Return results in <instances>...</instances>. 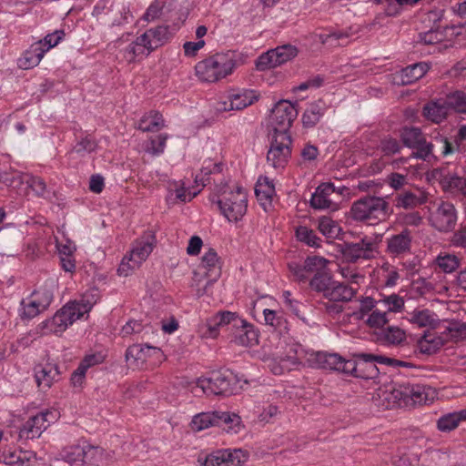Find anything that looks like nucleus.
Returning <instances> with one entry per match:
<instances>
[{
  "mask_svg": "<svg viewBox=\"0 0 466 466\" xmlns=\"http://www.w3.org/2000/svg\"><path fill=\"white\" fill-rule=\"evenodd\" d=\"M53 300V292L47 288L35 290L21 301L20 316L31 319L46 310Z\"/></svg>",
  "mask_w": 466,
  "mask_h": 466,
  "instance_id": "13",
  "label": "nucleus"
},
{
  "mask_svg": "<svg viewBox=\"0 0 466 466\" xmlns=\"http://www.w3.org/2000/svg\"><path fill=\"white\" fill-rule=\"evenodd\" d=\"M197 331L201 338L214 339L218 337L217 329L211 324L210 319L199 323Z\"/></svg>",
  "mask_w": 466,
  "mask_h": 466,
  "instance_id": "63",
  "label": "nucleus"
},
{
  "mask_svg": "<svg viewBox=\"0 0 466 466\" xmlns=\"http://www.w3.org/2000/svg\"><path fill=\"white\" fill-rule=\"evenodd\" d=\"M1 458L4 463L12 466H39L35 453L30 451L4 450Z\"/></svg>",
  "mask_w": 466,
  "mask_h": 466,
  "instance_id": "22",
  "label": "nucleus"
},
{
  "mask_svg": "<svg viewBox=\"0 0 466 466\" xmlns=\"http://www.w3.org/2000/svg\"><path fill=\"white\" fill-rule=\"evenodd\" d=\"M350 213L355 220L375 224L388 219L392 209L386 198L366 196L352 204Z\"/></svg>",
  "mask_w": 466,
  "mask_h": 466,
  "instance_id": "3",
  "label": "nucleus"
},
{
  "mask_svg": "<svg viewBox=\"0 0 466 466\" xmlns=\"http://www.w3.org/2000/svg\"><path fill=\"white\" fill-rule=\"evenodd\" d=\"M339 273L345 279L350 281V283L351 284L350 286H359L360 284L363 283L365 279V277L363 275L360 274L355 269H352L348 267L341 268L339 269Z\"/></svg>",
  "mask_w": 466,
  "mask_h": 466,
  "instance_id": "62",
  "label": "nucleus"
},
{
  "mask_svg": "<svg viewBox=\"0 0 466 466\" xmlns=\"http://www.w3.org/2000/svg\"><path fill=\"white\" fill-rule=\"evenodd\" d=\"M46 52H47V49L43 47V41L34 43L22 54L21 57L18 58V67L27 70L36 66L40 63Z\"/></svg>",
  "mask_w": 466,
  "mask_h": 466,
  "instance_id": "24",
  "label": "nucleus"
},
{
  "mask_svg": "<svg viewBox=\"0 0 466 466\" xmlns=\"http://www.w3.org/2000/svg\"><path fill=\"white\" fill-rule=\"evenodd\" d=\"M106 461V454L104 449L94 446L84 441V452L80 466H99L103 465Z\"/></svg>",
  "mask_w": 466,
  "mask_h": 466,
  "instance_id": "29",
  "label": "nucleus"
},
{
  "mask_svg": "<svg viewBox=\"0 0 466 466\" xmlns=\"http://www.w3.org/2000/svg\"><path fill=\"white\" fill-rule=\"evenodd\" d=\"M84 441L85 440H80L75 444L65 447L60 452L61 458L72 465L80 466L84 452Z\"/></svg>",
  "mask_w": 466,
  "mask_h": 466,
  "instance_id": "37",
  "label": "nucleus"
},
{
  "mask_svg": "<svg viewBox=\"0 0 466 466\" xmlns=\"http://www.w3.org/2000/svg\"><path fill=\"white\" fill-rule=\"evenodd\" d=\"M384 399L388 401L386 408L392 409L398 406H401L402 404H407L408 402V395H406V387L402 388H393L389 391H385Z\"/></svg>",
  "mask_w": 466,
  "mask_h": 466,
  "instance_id": "45",
  "label": "nucleus"
},
{
  "mask_svg": "<svg viewBox=\"0 0 466 466\" xmlns=\"http://www.w3.org/2000/svg\"><path fill=\"white\" fill-rule=\"evenodd\" d=\"M428 196L425 192L418 190L417 192L405 191L395 198L396 207L405 209L414 208L425 203Z\"/></svg>",
  "mask_w": 466,
  "mask_h": 466,
  "instance_id": "31",
  "label": "nucleus"
},
{
  "mask_svg": "<svg viewBox=\"0 0 466 466\" xmlns=\"http://www.w3.org/2000/svg\"><path fill=\"white\" fill-rule=\"evenodd\" d=\"M264 322L273 329H279L285 325L286 320L281 311L269 309H263Z\"/></svg>",
  "mask_w": 466,
  "mask_h": 466,
  "instance_id": "51",
  "label": "nucleus"
},
{
  "mask_svg": "<svg viewBox=\"0 0 466 466\" xmlns=\"http://www.w3.org/2000/svg\"><path fill=\"white\" fill-rule=\"evenodd\" d=\"M407 320L420 328L434 329L438 326L440 319L431 310L426 309H416L411 312H408Z\"/></svg>",
  "mask_w": 466,
  "mask_h": 466,
  "instance_id": "26",
  "label": "nucleus"
},
{
  "mask_svg": "<svg viewBox=\"0 0 466 466\" xmlns=\"http://www.w3.org/2000/svg\"><path fill=\"white\" fill-rule=\"evenodd\" d=\"M309 361L312 366L323 370H336L348 374L349 360H344L338 354L316 352L310 354Z\"/></svg>",
  "mask_w": 466,
  "mask_h": 466,
  "instance_id": "18",
  "label": "nucleus"
},
{
  "mask_svg": "<svg viewBox=\"0 0 466 466\" xmlns=\"http://www.w3.org/2000/svg\"><path fill=\"white\" fill-rule=\"evenodd\" d=\"M430 225L440 232L451 231L457 223V211L452 203L439 201L430 208Z\"/></svg>",
  "mask_w": 466,
  "mask_h": 466,
  "instance_id": "11",
  "label": "nucleus"
},
{
  "mask_svg": "<svg viewBox=\"0 0 466 466\" xmlns=\"http://www.w3.org/2000/svg\"><path fill=\"white\" fill-rule=\"evenodd\" d=\"M255 100H257V96L252 92L235 94L229 97L228 101L219 103L217 110L219 112L241 110L251 105Z\"/></svg>",
  "mask_w": 466,
  "mask_h": 466,
  "instance_id": "27",
  "label": "nucleus"
},
{
  "mask_svg": "<svg viewBox=\"0 0 466 466\" xmlns=\"http://www.w3.org/2000/svg\"><path fill=\"white\" fill-rule=\"evenodd\" d=\"M167 190L169 195L175 194L176 199L181 202H188L193 199L198 193V191L191 192L185 187V184L182 181H171L168 184Z\"/></svg>",
  "mask_w": 466,
  "mask_h": 466,
  "instance_id": "42",
  "label": "nucleus"
},
{
  "mask_svg": "<svg viewBox=\"0 0 466 466\" xmlns=\"http://www.w3.org/2000/svg\"><path fill=\"white\" fill-rule=\"evenodd\" d=\"M235 67V55L228 52L215 54L198 62L195 69L201 81L214 83L232 74Z\"/></svg>",
  "mask_w": 466,
  "mask_h": 466,
  "instance_id": "5",
  "label": "nucleus"
},
{
  "mask_svg": "<svg viewBox=\"0 0 466 466\" xmlns=\"http://www.w3.org/2000/svg\"><path fill=\"white\" fill-rule=\"evenodd\" d=\"M291 118H274L271 126V142L267 163L275 169H283L291 157V137L289 133Z\"/></svg>",
  "mask_w": 466,
  "mask_h": 466,
  "instance_id": "1",
  "label": "nucleus"
},
{
  "mask_svg": "<svg viewBox=\"0 0 466 466\" xmlns=\"http://www.w3.org/2000/svg\"><path fill=\"white\" fill-rule=\"evenodd\" d=\"M377 243V238L364 236L358 242L344 243L342 254L350 262L370 259L378 253Z\"/></svg>",
  "mask_w": 466,
  "mask_h": 466,
  "instance_id": "15",
  "label": "nucleus"
},
{
  "mask_svg": "<svg viewBox=\"0 0 466 466\" xmlns=\"http://www.w3.org/2000/svg\"><path fill=\"white\" fill-rule=\"evenodd\" d=\"M376 363L389 366L402 365L401 361L382 355L358 353L353 360H349L348 374L364 380L374 379L379 375Z\"/></svg>",
  "mask_w": 466,
  "mask_h": 466,
  "instance_id": "7",
  "label": "nucleus"
},
{
  "mask_svg": "<svg viewBox=\"0 0 466 466\" xmlns=\"http://www.w3.org/2000/svg\"><path fill=\"white\" fill-rule=\"evenodd\" d=\"M162 355V351L159 348L148 345L135 344L130 346L126 351V359L127 361L133 360L134 361L146 362L153 357L159 360Z\"/></svg>",
  "mask_w": 466,
  "mask_h": 466,
  "instance_id": "25",
  "label": "nucleus"
},
{
  "mask_svg": "<svg viewBox=\"0 0 466 466\" xmlns=\"http://www.w3.org/2000/svg\"><path fill=\"white\" fill-rule=\"evenodd\" d=\"M333 281L334 280L331 276L324 270L323 272L313 276L309 281V286L312 289L322 293L324 297H326Z\"/></svg>",
  "mask_w": 466,
  "mask_h": 466,
  "instance_id": "46",
  "label": "nucleus"
},
{
  "mask_svg": "<svg viewBox=\"0 0 466 466\" xmlns=\"http://www.w3.org/2000/svg\"><path fill=\"white\" fill-rule=\"evenodd\" d=\"M255 193L258 200L270 202L275 196V186L268 177H259L256 184Z\"/></svg>",
  "mask_w": 466,
  "mask_h": 466,
  "instance_id": "40",
  "label": "nucleus"
},
{
  "mask_svg": "<svg viewBox=\"0 0 466 466\" xmlns=\"http://www.w3.org/2000/svg\"><path fill=\"white\" fill-rule=\"evenodd\" d=\"M357 291L358 289L354 286H347L334 280L325 298L334 301H347L350 300Z\"/></svg>",
  "mask_w": 466,
  "mask_h": 466,
  "instance_id": "33",
  "label": "nucleus"
},
{
  "mask_svg": "<svg viewBox=\"0 0 466 466\" xmlns=\"http://www.w3.org/2000/svg\"><path fill=\"white\" fill-rule=\"evenodd\" d=\"M135 126L143 132H158L164 126L163 118H139Z\"/></svg>",
  "mask_w": 466,
  "mask_h": 466,
  "instance_id": "52",
  "label": "nucleus"
},
{
  "mask_svg": "<svg viewBox=\"0 0 466 466\" xmlns=\"http://www.w3.org/2000/svg\"><path fill=\"white\" fill-rule=\"evenodd\" d=\"M289 268L290 273L293 275L294 279L297 281H306L309 278V273L307 270L305 261L303 264H299L296 262L290 263L289 265Z\"/></svg>",
  "mask_w": 466,
  "mask_h": 466,
  "instance_id": "60",
  "label": "nucleus"
},
{
  "mask_svg": "<svg viewBox=\"0 0 466 466\" xmlns=\"http://www.w3.org/2000/svg\"><path fill=\"white\" fill-rule=\"evenodd\" d=\"M168 38V26L158 25L146 31L139 36V41L144 44L147 48V55L151 51L161 46Z\"/></svg>",
  "mask_w": 466,
  "mask_h": 466,
  "instance_id": "23",
  "label": "nucleus"
},
{
  "mask_svg": "<svg viewBox=\"0 0 466 466\" xmlns=\"http://www.w3.org/2000/svg\"><path fill=\"white\" fill-rule=\"evenodd\" d=\"M318 228L328 238H338L342 232L339 223L326 216L319 218Z\"/></svg>",
  "mask_w": 466,
  "mask_h": 466,
  "instance_id": "39",
  "label": "nucleus"
},
{
  "mask_svg": "<svg viewBox=\"0 0 466 466\" xmlns=\"http://www.w3.org/2000/svg\"><path fill=\"white\" fill-rule=\"evenodd\" d=\"M226 466H243L249 458V453L241 449L225 450Z\"/></svg>",
  "mask_w": 466,
  "mask_h": 466,
  "instance_id": "49",
  "label": "nucleus"
},
{
  "mask_svg": "<svg viewBox=\"0 0 466 466\" xmlns=\"http://www.w3.org/2000/svg\"><path fill=\"white\" fill-rule=\"evenodd\" d=\"M79 312L75 309L73 303H66L61 308L52 319L43 321L39 328L45 334H61L75 321L81 319Z\"/></svg>",
  "mask_w": 466,
  "mask_h": 466,
  "instance_id": "12",
  "label": "nucleus"
},
{
  "mask_svg": "<svg viewBox=\"0 0 466 466\" xmlns=\"http://www.w3.org/2000/svg\"><path fill=\"white\" fill-rule=\"evenodd\" d=\"M231 341L242 347H252L258 343V333L254 327L244 319H236Z\"/></svg>",
  "mask_w": 466,
  "mask_h": 466,
  "instance_id": "21",
  "label": "nucleus"
},
{
  "mask_svg": "<svg viewBox=\"0 0 466 466\" xmlns=\"http://www.w3.org/2000/svg\"><path fill=\"white\" fill-rule=\"evenodd\" d=\"M296 237L298 240L309 247L319 248L320 246L321 239L308 227L299 226L296 228Z\"/></svg>",
  "mask_w": 466,
  "mask_h": 466,
  "instance_id": "47",
  "label": "nucleus"
},
{
  "mask_svg": "<svg viewBox=\"0 0 466 466\" xmlns=\"http://www.w3.org/2000/svg\"><path fill=\"white\" fill-rule=\"evenodd\" d=\"M350 316L355 320H363L372 329H381L389 322L387 312L370 297L361 299L358 309L354 310Z\"/></svg>",
  "mask_w": 466,
  "mask_h": 466,
  "instance_id": "10",
  "label": "nucleus"
},
{
  "mask_svg": "<svg viewBox=\"0 0 466 466\" xmlns=\"http://www.w3.org/2000/svg\"><path fill=\"white\" fill-rule=\"evenodd\" d=\"M350 34L344 31H334L329 34H322L319 35V40L322 45L336 47L346 46Z\"/></svg>",
  "mask_w": 466,
  "mask_h": 466,
  "instance_id": "44",
  "label": "nucleus"
},
{
  "mask_svg": "<svg viewBox=\"0 0 466 466\" xmlns=\"http://www.w3.org/2000/svg\"><path fill=\"white\" fill-rule=\"evenodd\" d=\"M380 147L385 156L399 153L401 148L397 139L392 137H386L382 139Z\"/></svg>",
  "mask_w": 466,
  "mask_h": 466,
  "instance_id": "61",
  "label": "nucleus"
},
{
  "mask_svg": "<svg viewBox=\"0 0 466 466\" xmlns=\"http://www.w3.org/2000/svg\"><path fill=\"white\" fill-rule=\"evenodd\" d=\"M216 203L229 223H238L247 213L248 193L242 187L227 184L219 189Z\"/></svg>",
  "mask_w": 466,
  "mask_h": 466,
  "instance_id": "2",
  "label": "nucleus"
},
{
  "mask_svg": "<svg viewBox=\"0 0 466 466\" xmlns=\"http://www.w3.org/2000/svg\"><path fill=\"white\" fill-rule=\"evenodd\" d=\"M433 177L445 192L460 193L466 198V178L457 176L445 168L435 169Z\"/></svg>",
  "mask_w": 466,
  "mask_h": 466,
  "instance_id": "19",
  "label": "nucleus"
},
{
  "mask_svg": "<svg viewBox=\"0 0 466 466\" xmlns=\"http://www.w3.org/2000/svg\"><path fill=\"white\" fill-rule=\"evenodd\" d=\"M97 299V291L96 289H91L84 293L79 300L70 301V303L74 304V307L79 312L80 317L84 318L85 315L89 313Z\"/></svg>",
  "mask_w": 466,
  "mask_h": 466,
  "instance_id": "38",
  "label": "nucleus"
},
{
  "mask_svg": "<svg viewBox=\"0 0 466 466\" xmlns=\"http://www.w3.org/2000/svg\"><path fill=\"white\" fill-rule=\"evenodd\" d=\"M298 102L292 103L289 100L281 99L276 103L271 113L276 116H292L299 114Z\"/></svg>",
  "mask_w": 466,
  "mask_h": 466,
  "instance_id": "48",
  "label": "nucleus"
},
{
  "mask_svg": "<svg viewBox=\"0 0 466 466\" xmlns=\"http://www.w3.org/2000/svg\"><path fill=\"white\" fill-rule=\"evenodd\" d=\"M59 418V412L56 410H46L31 417L22 427L19 432L20 438L34 439L38 438L50 424L54 423Z\"/></svg>",
  "mask_w": 466,
  "mask_h": 466,
  "instance_id": "14",
  "label": "nucleus"
},
{
  "mask_svg": "<svg viewBox=\"0 0 466 466\" xmlns=\"http://www.w3.org/2000/svg\"><path fill=\"white\" fill-rule=\"evenodd\" d=\"M400 137L404 146L412 148L425 137L419 127H404L400 132Z\"/></svg>",
  "mask_w": 466,
  "mask_h": 466,
  "instance_id": "41",
  "label": "nucleus"
},
{
  "mask_svg": "<svg viewBox=\"0 0 466 466\" xmlns=\"http://www.w3.org/2000/svg\"><path fill=\"white\" fill-rule=\"evenodd\" d=\"M235 382L236 376L231 371H218L212 373L210 378H199L193 390L197 393V389H199L206 395L232 394Z\"/></svg>",
  "mask_w": 466,
  "mask_h": 466,
  "instance_id": "9",
  "label": "nucleus"
},
{
  "mask_svg": "<svg viewBox=\"0 0 466 466\" xmlns=\"http://www.w3.org/2000/svg\"><path fill=\"white\" fill-rule=\"evenodd\" d=\"M156 244V236L151 231L137 238L131 244L130 250L123 257L117 268L118 275L127 277L133 274L147 259Z\"/></svg>",
  "mask_w": 466,
  "mask_h": 466,
  "instance_id": "4",
  "label": "nucleus"
},
{
  "mask_svg": "<svg viewBox=\"0 0 466 466\" xmlns=\"http://www.w3.org/2000/svg\"><path fill=\"white\" fill-rule=\"evenodd\" d=\"M445 343V339L434 332H427L418 341L420 352L431 355L437 352Z\"/></svg>",
  "mask_w": 466,
  "mask_h": 466,
  "instance_id": "32",
  "label": "nucleus"
},
{
  "mask_svg": "<svg viewBox=\"0 0 466 466\" xmlns=\"http://www.w3.org/2000/svg\"><path fill=\"white\" fill-rule=\"evenodd\" d=\"M466 115V93L456 90L449 93L445 98L432 100L423 106V116H440L448 111Z\"/></svg>",
  "mask_w": 466,
  "mask_h": 466,
  "instance_id": "8",
  "label": "nucleus"
},
{
  "mask_svg": "<svg viewBox=\"0 0 466 466\" xmlns=\"http://www.w3.org/2000/svg\"><path fill=\"white\" fill-rule=\"evenodd\" d=\"M221 261L213 248H208L202 256L198 270L194 273L192 287L197 289V295L202 296L221 274Z\"/></svg>",
  "mask_w": 466,
  "mask_h": 466,
  "instance_id": "6",
  "label": "nucleus"
},
{
  "mask_svg": "<svg viewBox=\"0 0 466 466\" xmlns=\"http://www.w3.org/2000/svg\"><path fill=\"white\" fill-rule=\"evenodd\" d=\"M342 190L336 189L332 183L320 184L312 194L310 205L316 209H338V201Z\"/></svg>",
  "mask_w": 466,
  "mask_h": 466,
  "instance_id": "17",
  "label": "nucleus"
},
{
  "mask_svg": "<svg viewBox=\"0 0 466 466\" xmlns=\"http://www.w3.org/2000/svg\"><path fill=\"white\" fill-rule=\"evenodd\" d=\"M377 305L387 312H400L404 307V299L397 294L384 296L376 300Z\"/></svg>",
  "mask_w": 466,
  "mask_h": 466,
  "instance_id": "43",
  "label": "nucleus"
},
{
  "mask_svg": "<svg viewBox=\"0 0 466 466\" xmlns=\"http://www.w3.org/2000/svg\"><path fill=\"white\" fill-rule=\"evenodd\" d=\"M459 425V417L455 412L446 414L438 420L437 426L441 431H450Z\"/></svg>",
  "mask_w": 466,
  "mask_h": 466,
  "instance_id": "56",
  "label": "nucleus"
},
{
  "mask_svg": "<svg viewBox=\"0 0 466 466\" xmlns=\"http://www.w3.org/2000/svg\"><path fill=\"white\" fill-rule=\"evenodd\" d=\"M429 66L425 63H417L403 68L397 76L398 84L410 85L421 78L428 71Z\"/></svg>",
  "mask_w": 466,
  "mask_h": 466,
  "instance_id": "30",
  "label": "nucleus"
},
{
  "mask_svg": "<svg viewBox=\"0 0 466 466\" xmlns=\"http://www.w3.org/2000/svg\"><path fill=\"white\" fill-rule=\"evenodd\" d=\"M412 149L415 151L411 154L414 158L427 160L432 156L433 145L427 142L425 137L419 143L418 146L413 147Z\"/></svg>",
  "mask_w": 466,
  "mask_h": 466,
  "instance_id": "55",
  "label": "nucleus"
},
{
  "mask_svg": "<svg viewBox=\"0 0 466 466\" xmlns=\"http://www.w3.org/2000/svg\"><path fill=\"white\" fill-rule=\"evenodd\" d=\"M411 238L407 230L393 235L387 239V251L392 256H400L409 252Z\"/></svg>",
  "mask_w": 466,
  "mask_h": 466,
  "instance_id": "28",
  "label": "nucleus"
},
{
  "mask_svg": "<svg viewBox=\"0 0 466 466\" xmlns=\"http://www.w3.org/2000/svg\"><path fill=\"white\" fill-rule=\"evenodd\" d=\"M386 182L394 190H400L408 185L409 179L407 175L393 172L388 175Z\"/></svg>",
  "mask_w": 466,
  "mask_h": 466,
  "instance_id": "58",
  "label": "nucleus"
},
{
  "mask_svg": "<svg viewBox=\"0 0 466 466\" xmlns=\"http://www.w3.org/2000/svg\"><path fill=\"white\" fill-rule=\"evenodd\" d=\"M384 340L389 344H400L406 339L405 331L398 327H389L383 333Z\"/></svg>",
  "mask_w": 466,
  "mask_h": 466,
  "instance_id": "54",
  "label": "nucleus"
},
{
  "mask_svg": "<svg viewBox=\"0 0 466 466\" xmlns=\"http://www.w3.org/2000/svg\"><path fill=\"white\" fill-rule=\"evenodd\" d=\"M298 55V49L291 45H283L262 54L257 60L256 66L258 70H266L281 66Z\"/></svg>",
  "mask_w": 466,
  "mask_h": 466,
  "instance_id": "16",
  "label": "nucleus"
},
{
  "mask_svg": "<svg viewBox=\"0 0 466 466\" xmlns=\"http://www.w3.org/2000/svg\"><path fill=\"white\" fill-rule=\"evenodd\" d=\"M436 262L438 266L447 273L454 271L459 266V261L453 255L439 256Z\"/></svg>",
  "mask_w": 466,
  "mask_h": 466,
  "instance_id": "57",
  "label": "nucleus"
},
{
  "mask_svg": "<svg viewBox=\"0 0 466 466\" xmlns=\"http://www.w3.org/2000/svg\"><path fill=\"white\" fill-rule=\"evenodd\" d=\"M34 372L36 385L41 390L50 389L55 382L58 381L60 377L57 365L49 361L36 365Z\"/></svg>",
  "mask_w": 466,
  "mask_h": 466,
  "instance_id": "20",
  "label": "nucleus"
},
{
  "mask_svg": "<svg viewBox=\"0 0 466 466\" xmlns=\"http://www.w3.org/2000/svg\"><path fill=\"white\" fill-rule=\"evenodd\" d=\"M145 50H147L144 44L139 41V36L137 40L131 43L125 50V58L128 60V62H133L137 56L144 54Z\"/></svg>",
  "mask_w": 466,
  "mask_h": 466,
  "instance_id": "59",
  "label": "nucleus"
},
{
  "mask_svg": "<svg viewBox=\"0 0 466 466\" xmlns=\"http://www.w3.org/2000/svg\"><path fill=\"white\" fill-rule=\"evenodd\" d=\"M306 268L309 275H317L327 270L329 261L323 257L313 256L305 259Z\"/></svg>",
  "mask_w": 466,
  "mask_h": 466,
  "instance_id": "50",
  "label": "nucleus"
},
{
  "mask_svg": "<svg viewBox=\"0 0 466 466\" xmlns=\"http://www.w3.org/2000/svg\"><path fill=\"white\" fill-rule=\"evenodd\" d=\"M212 426H218V411L198 413L190 422L191 430L194 431H200Z\"/></svg>",
  "mask_w": 466,
  "mask_h": 466,
  "instance_id": "36",
  "label": "nucleus"
},
{
  "mask_svg": "<svg viewBox=\"0 0 466 466\" xmlns=\"http://www.w3.org/2000/svg\"><path fill=\"white\" fill-rule=\"evenodd\" d=\"M104 360L105 356L101 352L90 353L85 356L79 366L87 371L89 368L98 365Z\"/></svg>",
  "mask_w": 466,
  "mask_h": 466,
  "instance_id": "64",
  "label": "nucleus"
},
{
  "mask_svg": "<svg viewBox=\"0 0 466 466\" xmlns=\"http://www.w3.org/2000/svg\"><path fill=\"white\" fill-rule=\"evenodd\" d=\"M218 426H223L230 434L238 433L244 428L241 418L234 412L228 411H218Z\"/></svg>",
  "mask_w": 466,
  "mask_h": 466,
  "instance_id": "35",
  "label": "nucleus"
},
{
  "mask_svg": "<svg viewBox=\"0 0 466 466\" xmlns=\"http://www.w3.org/2000/svg\"><path fill=\"white\" fill-rule=\"evenodd\" d=\"M225 450H218L208 454L204 459L199 458L198 461L203 466H226Z\"/></svg>",
  "mask_w": 466,
  "mask_h": 466,
  "instance_id": "53",
  "label": "nucleus"
},
{
  "mask_svg": "<svg viewBox=\"0 0 466 466\" xmlns=\"http://www.w3.org/2000/svg\"><path fill=\"white\" fill-rule=\"evenodd\" d=\"M434 392L424 385H412L406 387V395L414 404H427L433 400Z\"/></svg>",
  "mask_w": 466,
  "mask_h": 466,
  "instance_id": "34",
  "label": "nucleus"
}]
</instances>
